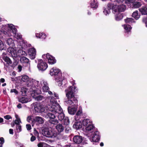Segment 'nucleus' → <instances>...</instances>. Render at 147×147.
Segmentation results:
<instances>
[{
	"instance_id": "7ed1b4c3",
	"label": "nucleus",
	"mask_w": 147,
	"mask_h": 147,
	"mask_svg": "<svg viewBox=\"0 0 147 147\" xmlns=\"http://www.w3.org/2000/svg\"><path fill=\"white\" fill-rule=\"evenodd\" d=\"M107 6L110 9H112L113 13L114 14L124 11L126 9L125 5L122 4L117 5L114 4L113 3H109L107 4Z\"/></svg>"
},
{
	"instance_id": "c03bdc74",
	"label": "nucleus",
	"mask_w": 147,
	"mask_h": 147,
	"mask_svg": "<svg viewBox=\"0 0 147 147\" xmlns=\"http://www.w3.org/2000/svg\"><path fill=\"white\" fill-rule=\"evenodd\" d=\"M34 82L35 84H37V85L38 87H39L40 88H41L42 87V84H41V83L39 84V81L36 80H34ZM40 83H41V82Z\"/></svg>"
},
{
	"instance_id": "680f3d73",
	"label": "nucleus",
	"mask_w": 147,
	"mask_h": 147,
	"mask_svg": "<svg viewBox=\"0 0 147 147\" xmlns=\"http://www.w3.org/2000/svg\"><path fill=\"white\" fill-rule=\"evenodd\" d=\"M9 132L10 134H13V129H9Z\"/></svg>"
},
{
	"instance_id": "473e14b6",
	"label": "nucleus",
	"mask_w": 147,
	"mask_h": 147,
	"mask_svg": "<svg viewBox=\"0 0 147 147\" xmlns=\"http://www.w3.org/2000/svg\"><path fill=\"white\" fill-rule=\"evenodd\" d=\"M107 7L108 6H107ZM111 9H110L108 7H107L106 8L104 9V10L103 11V13L106 15H109L110 13V10Z\"/></svg>"
},
{
	"instance_id": "0e129e2a",
	"label": "nucleus",
	"mask_w": 147,
	"mask_h": 147,
	"mask_svg": "<svg viewBox=\"0 0 147 147\" xmlns=\"http://www.w3.org/2000/svg\"><path fill=\"white\" fill-rule=\"evenodd\" d=\"M5 79L4 78H1V79L0 81L2 83H3L5 82Z\"/></svg>"
},
{
	"instance_id": "864d4df0",
	"label": "nucleus",
	"mask_w": 147,
	"mask_h": 147,
	"mask_svg": "<svg viewBox=\"0 0 147 147\" xmlns=\"http://www.w3.org/2000/svg\"><path fill=\"white\" fill-rule=\"evenodd\" d=\"M55 97V99H58L59 98V96L58 94L56 93H54Z\"/></svg>"
},
{
	"instance_id": "37998d69",
	"label": "nucleus",
	"mask_w": 147,
	"mask_h": 147,
	"mask_svg": "<svg viewBox=\"0 0 147 147\" xmlns=\"http://www.w3.org/2000/svg\"><path fill=\"white\" fill-rule=\"evenodd\" d=\"M21 123V122L20 119H16L15 121V123L17 125H20L19 123Z\"/></svg>"
},
{
	"instance_id": "c9c22d12",
	"label": "nucleus",
	"mask_w": 147,
	"mask_h": 147,
	"mask_svg": "<svg viewBox=\"0 0 147 147\" xmlns=\"http://www.w3.org/2000/svg\"><path fill=\"white\" fill-rule=\"evenodd\" d=\"M33 97L36 100H41L44 98L43 96L41 95H38L37 96H33Z\"/></svg>"
},
{
	"instance_id": "9b49d317",
	"label": "nucleus",
	"mask_w": 147,
	"mask_h": 147,
	"mask_svg": "<svg viewBox=\"0 0 147 147\" xmlns=\"http://www.w3.org/2000/svg\"><path fill=\"white\" fill-rule=\"evenodd\" d=\"M41 84L42 86V89L43 91L47 92L49 90L48 84L47 81L45 80H42L41 81Z\"/></svg>"
},
{
	"instance_id": "58836bf2",
	"label": "nucleus",
	"mask_w": 147,
	"mask_h": 147,
	"mask_svg": "<svg viewBox=\"0 0 147 147\" xmlns=\"http://www.w3.org/2000/svg\"><path fill=\"white\" fill-rule=\"evenodd\" d=\"M7 42L8 45H10L13 44V41L11 38H9L7 39Z\"/></svg>"
},
{
	"instance_id": "9d476101",
	"label": "nucleus",
	"mask_w": 147,
	"mask_h": 147,
	"mask_svg": "<svg viewBox=\"0 0 147 147\" xmlns=\"http://www.w3.org/2000/svg\"><path fill=\"white\" fill-rule=\"evenodd\" d=\"M36 52V49L33 48H30L28 50V53L31 59H33L35 58Z\"/></svg>"
},
{
	"instance_id": "bf43d9fd",
	"label": "nucleus",
	"mask_w": 147,
	"mask_h": 147,
	"mask_svg": "<svg viewBox=\"0 0 147 147\" xmlns=\"http://www.w3.org/2000/svg\"><path fill=\"white\" fill-rule=\"evenodd\" d=\"M18 71L19 72H20L22 69V66L20 65H19L18 66Z\"/></svg>"
},
{
	"instance_id": "4be33fe9",
	"label": "nucleus",
	"mask_w": 147,
	"mask_h": 147,
	"mask_svg": "<svg viewBox=\"0 0 147 147\" xmlns=\"http://www.w3.org/2000/svg\"><path fill=\"white\" fill-rule=\"evenodd\" d=\"M11 50V55L13 59L16 60L18 57L17 51L13 49H12Z\"/></svg>"
},
{
	"instance_id": "393cba45",
	"label": "nucleus",
	"mask_w": 147,
	"mask_h": 147,
	"mask_svg": "<svg viewBox=\"0 0 147 147\" xmlns=\"http://www.w3.org/2000/svg\"><path fill=\"white\" fill-rule=\"evenodd\" d=\"M133 7L134 8H138L141 5V4L140 2L135 1L132 3Z\"/></svg>"
},
{
	"instance_id": "a19ab883",
	"label": "nucleus",
	"mask_w": 147,
	"mask_h": 147,
	"mask_svg": "<svg viewBox=\"0 0 147 147\" xmlns=\"http://www.w3.org/2000/svg\"><path fill=\"white\" fill-rule=\"evenodd\" d=\"M32 117L33 116L32 115L28 116L27 117V121L28 122H30L32 121Z\"/></svg>"
},
{
	"instance_id": "7c9ffc66",
	"label": "nucleus",
	"mask_w": 147,
	"mask_h": 147,
	"mask_svg": "<svg viewBox=\"0 0 147 147\" xmlns=\"http://www.w3.org/2000/svg\"><path fill=\"white\" fill-rule=\"evenodd\" d=\"M93 2H91V4L92 7L96 8L97 7L98 5L97 3V0H93Z\"/></svg>"
},
{
	"instance_id": "1a4fd4ad",
	"label": "nucleus",
	"mask_w": 147,
	"mask_h": 147,
	"mask_svg": "<svg viewBox=\"0 0 147 147\" xmlns=\"http://www.w3.org/2000/svg\"><path fill=\"white\" fill-rule=\"evenodd\" d=\"M42 57L45 59H47L48 63L50 64H53L56 63V61L55 58L49 54H44L42 55Z\"/></svg>"
},
{
	"instance_id": "f704fd0d",
	"label": "nucleus",
	"mask_w": 147,
	"mask_h": 147,
	"mask_svg": "<svg viewBox=\"0 0 147 147\" xmlns=\"http://www.w3.org/2000/svg\"><path fill=\"white\" fill-rule=\"evenodd\" d=\"M125 21L127 23H130L135 22L134 20L132 18H127L125 19Z\"/></svg>"
},
{
	"instance_id": "4d7b16f0",
	"label": "nucleus",
	"mask_w": 147,
	"mask_h": 147,
	"mask_svg": "<svg viewBox=\"0 0 147 147\" xmlns=\"http://www.w3.org/2000/svg\"><path fill=\"white\" fill-rule=\"evenodd\" d=\"M0 141L1 142V143L2 144L4 142V138L3 137L1 138H0Z\"/></svg>"
},
{
	"instance_id": "cd10ccee",
	"label": "nucleus",
	"mask_w": 147,
	"mask_h": 147,
	"mask_svg": "<svg viewBox=\"0 0 147 147\" xmlns=\"http://www.w3.org/2000/svg\"><path fill=\"white\" fill-rule=\"evenodd\" d=\"M19 102L22 103H25L28 101V98L25 97H22L19 99Z\"/></svg>"
},
{
	"instance_id": "aec40b11",
	"label": "nucleus",
	"mask_w": 147,
	"mask_h": 147,
	"mask_svg": "<svg viewBox=\"0 0 147 147\" xmlns=\"http://www.w3.org/2000/svg\"><path fill=\"white\" fill-rule=\"evenodd\" d=\"M139 11L142 14H147V8L146 6H143L139 9Z\"/></svg>"
},
{
	"instance_id": "052dcab7",
	"label": "nucleus",
	"mask_w": 147,
	"mask_h": 147,
	"mask_svg": "<svg viewBox=\"0 0 147 147\" xmlns=\"http://www.w3.org/2000/svg\"><path fill=\"white\" fill-rule=\"evenodd\" d=\"M126 1L128 2L129 3L132 4L134 1H135V0H126Z\"/></svg>"
},
{
	"instance_id": "423d86ee",
	"label": "nucleus",
	"mask_w": 147,
	"mask_h": 147,
	"mask_svg": "<svg viewBox=\"0 0 147 147\" xmlns=\"http://www.w3.org/2000/svg\"><path fill=\"white\" fill-rule=\"evenodd\" d=\"M34 109L35 112L42 113L45 111V107L41 103H37L34 106Z\"/></svg>"
},
{
	"instance_id": "39448f33",
	"label": "nucleus",
	"mask_w": 147,
	"mask_h": 147,
	"mask_svg": "<svg viewBox=\"0 0 147 147\" xmlns=\"http://www.w3.org/2000/svg\"><path fill=\"white\" fill-rule=\"evenodd\" d=\"M42 133L43 136L47 137L54 138L56 136V134L53 131L49 130L47 128L42 129Z\"/></svg>"
},
{
	"instance_id": "6e6d98bb",
	"label": "nucleus",
	"mask_w": 147,
	"mask_h": 147,
	"mask_svg": "<svg viewBox=\"0 0 147 147\" xmlns=\"http://www.w3.org/2000/svg\"><path fill=\"white\" fill-rule=\"evenodd\" d=\"M43 143H41L40 142L39 143H38L37 144V146L38 147H43Z\"/></svg>"
},
{
	"instance_id": "72a5a7b5",
	"label": "nucleus",
	"mask_w": 147,
	"mask_h": 147,
	"mask_svg": "<svg viewBox=\"0 0 147 147\" xmlns=\"http://www.w3.org/2000/svg\"><path fill=\"white\" fill-rule=\"evenodd\" d=\"M63 120V123L64 125H67L69 123V120L67 117H65Z\"/></svg>"
},
{
	"instance_id": "774afa93",
	"label": "nucleus",
	"mask_w": 147,
	"mask_h": 147,
	"mask_svg": "<svg viewBox=\"0 0 147 147\" xmlns=\"http://www.w3.org/2000/svg\"><path fill=\"white\" fill-rule=\"evenodd\" d=\"M3 120L2 118H0V123H2L3 121Z\"/></svg>"
},
{
	"instance_id": "2f4dec72",
	"label": "nucleus",
	"mask_w": 147,
	"mask_h": 147,
	"mask_svg": "<svg viewBox=\"0 0 147 147\" xmlns=\"http://www.w3.org/2000/svg\"><path fill=\"white\" fill-rule=\"evenodd\" d=\"M21 80L23 82H27L29 80V78L27 76L25 75L22 76Z\"/></svg>"
},
{
	"instance_id": "8fccbe9b",
	"label": "nucleus",
	"mask_w": 147,
	"mask_h": 147,
	"mask_svg": "<svg viewBox=\"0 0 147 147\" xmlns=\"http://www.w3.org/2000/svg\"><path fill=\"white\" fill-rule=\"evenodd\" d=\"M10 92L11 93L14 92L16 94H17L18 93L17 91L15 89H11V90Z\"/></svg>"
},
{
	"instance_id": "49530a36",
	"label": "nucleus",
	"mask_w": 147,
	"mask_h": 147,
	"mask_svg": "<svg viewBox=\"0 0 147 147\" xmlns=\"http://www.w3.org/2000/svg\"><path fill=\"white\" fill-rule=\"evenodd\" d=\"M4 118L7 120H9L10 119H11V116L9 115H7L4 116Z\"/></svg>"
},
{
	"instance_id": "a18cd8bd",
	"label": "nucleus",
	"mask_w": 147,
	"mask_h": 147,
	"mask_svg": "<svg viewBox=\"0 0 147 147\" xmlns=\"http://www.w3.org/2000/svg\"><path fill=\"white\" fill-rule=\"evenodd\" d=\"M41 35L40 37V38L45 39L46 38V36L45 34L43 33H41Z\"/></svg>"
},
{
	"instance_id": "f03ea898",
	"label": "nucleus",
	"mask_w": 147,
	"mask_h": 147,
	"mask_svg": "<svg viewBox=\"0 0 147 147\" xmlns=\"http://www.w3.org/2000/svg\"><path fill=\"white\" fill-rule=\"evenodd\" d=\"M2 28V32L6 36H13L17 39H21L22 38L21 35L16 33L17 29L12 24L3 25Z\"/></svg>"
},
{
	"instance_id": "ddd939ff",
	"label": "nucleus",
	"mask_w": 147,
	"mask_h": 147,
	"mask_svg": "<svg viewBox=\"0 0 147 147\" xmlns=\"http://www.w3.org/2000/svg\"><path fill=\"white\" fill-rule=\"evenodd\" d=\"M77 107L76 105L74 107H69L68 108V112L69 114L71 115H74L76 112Z\"/></svg>"
},
{
	"instance_id": "c85d7f7f",
	"label": "nucleus",
	"mask_w": 147,
	"mask_h": 147,
	"mask_svg": "<svg viewBox=\"0 0 147 147\" xmlns=\"http://www.w3.org/2000/svg\"><path fill=\"white\" fill-rule=\"evenodd\" d=\"M68 100L66 101V103L69 105H76V103L72 99H68Z\"/></svg>"
},
{
	"instance_id": "603ef678",
	"label": "nucleus",
	"mask_w": 147,
	"mask_h": 147,
	"mask_svg": "<svg viewBox=\"0 0 147 147\" xmlns=\"http://www.w3.org/2000/svg\"><path fill=\"white\" fill-rule=\"evenodd\" d=\"M36 139V137L33 136H32L30 138V141L31 142H33Z\"/></svg>"
},
{
	"instance_id": "4c0bfd02",
	"label": "nucleus",
	"mask_w": 147,
	"mask_h": 147,
	"mask_svg": "<svg viewBox=\"0 0 147 147\" xmlns=\"http://www.w3.org/2000/svg\"><path fill=\"white\" fill-rule=\"evenodd\" d=\"M18 55H24L26 54L25 52L22 50H19L18 51Z\"/></svg>"
},
{
	"instance_id": "69168bd1",
	"label": "nucleus",
	"mask_w": 147,
	"mask_h": 147,
	"mask_svg": "<svg viewBox=\"0 0 147 147\" xmlns=\"http://www.w3.org/2000/svg\"><path fill=\"white\" fill-rule=\"evenodd\" d=\"M17 107L18 108L20 109L22 108L21 105L20 104H19L17 106Z\"/></svg>"
},
{
	"instance_id": "c756f323",
	"label": "nucleus",
	"mask_w": 147,
	"mask_h": 147,
	"mask_svg": "<svg viewBox=\"0 0 147 147\" xmlns=\"http://www.w3.org/2000/svg\"><path fill=\"white\" fill-rule=\"evenodd\" d=\"M4 60L8 64H11L12 63V61L10 59L7 57H4L3 58Z\"/></svg>"
},
{
	"instance_id": "bb28decb",
	"label": "nucleus",
	"mask_w": 147,
	"mask_h": 147,
	"mask_svg": "<svg viewBox=\"0 0 147 147\" xmlns=\"http://www.w3.org/2000/svg\"><path fill=\"white\" fill-rule=\"evenodd\" d=\"M123 27L126 32H129L130 31L132 27L129 25H123Z\"/></svg>"
},
{
	"instance_id": "b1692460",
	"label": "nucleus",
	"mask_w": 147,
	"mask_h": 147,
	"mask_svg": "<svg viewBox=\"0 0 147 147\" xmlns=\"http://www.w3.org/2000/svg\"><path fill=\"white\" fill-rule=\"evenodd\" d=\"M20 61L21 63H29V59L25 57H21Z\"/></svg>"
},
{
	"instance_id": "338daca9",
	"label": "nucleus",
	"mask_w": 147,
	"mask_h": 147,
	"mask_svg": "<svg viewBox=\"0 0 147 147\" xmlns=\"http://www.w3.org/2000/svg\"><path fill=\"white\" fill-rule=\"evenodd\" d=\"M15 117L16 118V119H20L19 117L17 115H15Z\"/></svg>"
},
{
	"instance_id": "3c124183",
	"label": "nucleus",
	"mask_w": 147,
	"mask_h": 147,
	"mask_svg": "<svg viewBox=\"0 0 147 147\" xmlns=\"http://www.w3.org/2000/svg\"><path fill=\"white\" fill-rule=\"evenodd\" d=\"M3 43L2 41L0 40V49H3Z\"/></svg>"
},
{
	"instance_id": "e2e57ef3",
	"label": "nucleus",
	"mask_w": 147,
	"mask_h": 147,
	"mask_svg": "<svg viewBox=\"0 0 147 147\" xmlns=\"http://www.w3.org/2000/svg\"><path fill=\"white\" fill-rule=\"evenodd\" d=\"M124 0H115V1L118 3L123 2Z\"/></svg>"
},
{
	"instance_id": "6e6552de",
	"label": "nucleus",
	"mask_w": 147,
	"mask_h": 147,
	"mask_svg": "<svg viewBox=\"0 0 147 147\" xmlns=\"http://www.w3.org/2000/svg\"><path fill=\"white\" fill-rule=\"evenodd\" d=\"M100 139V136L99 132L96 131L93 133L90 137V140L91 142H98Z\"/></svg>"
},
{
	"instance_id": "2eb2a0df",
	"label": "nucleus",
	"mask_w": 147,
	"mask_h": 147,
	"mask_svg": "<svg viewBox=\"0 0 147 147\" xmlns=\"http://www.w3.org/2000/svg\"><path fill=\"white\" fill-rule=\"evenodd\" d=\"M60 71V70L56 67H53L51 69L50 71V74L51 75H57Z\"/></svg>"
},
{
	"instance_id": "a211bd4d",
	"label": "nucleus",
	"mask_w": 147,
	"mask_h": 147,
	"mask_svg": "<svg viewBox=\"0 0 147 147\" xmlns=\"http://www.w3.org/2000/svg\"><path fill=\"white\" fill-rule=\"evenodd\" d=\"M51 111V112L47 113L46 117L47 118L49 117L50 119H54L56 117V114L54 113L55 111Z\"/></svg>"
},
{
	"instance_id": "6ab92c4d",
	"label": "nucleus",
	"mask_w": 147,
	"mask_h": 147,
	"mask_svg": "<svg viewBox=\"0 0 147 147\" xmlns=\"http://www.w3.org/2000/svg\"><path fill=\"white\" fill-rule=\"evenodd\" d=\"M82 127V124L80 122H76L73 125V128L76 129L81 128Z\"/></svg>"
},
{
	"instance_id": "5701e85b",
	"label": "nucleus",
	"mask_w": 147,
	"mask_h": 147,
	"mask_svg": "<svg viewBox=\"0 0 147 147\" xmlns=\"http://www.w3.org/2000/svg\"><path fill=\"white\" fill-rule=\"evenodd\" d=\"M116 14L115 16V19L116 21H119L122 19L123 18V15L120 13H118L116 14Z\"/></svg>"
},
{
	"instance_id": "412c9836",
	"label": "nucleus",
	"mask_w": 147,
	"mask_h": 147,
	"mask_svg": "<svg viewBox=\"0 0 147 147\" xmlns=\"http://www.w3.org/2000/svg\"><path fill=\"white\" fill-rule=\"evenodd\" d=\"M82 123L83 125L86 127V126L92 123L89 119H86L83 120L82 121Z\"/></svg>"
},
{
	"instance_id": "0eeeda50",
	"label": "nucleus",
	"mask_w": 147,
	"mask_h": 147,
	"mask_svg": "<svg viewBox=\"0 0 147 147\" xmlns=\"http://www.w3.org/2000/svg\"><path fill=\"white\" fill-rule=\"evenodd\" d=\"M37 68L40 70L44 71L48 67L47 64L42 59L38 61Z\"/></svg>"
},
{
	"instance_id": "f3484780",
	"label": "nucleus",
	"mask_w": 147,
	"mask_h": 147,
	"mask_svg": "<svg viewBox=\"0 0 147 147\" xmlns=\"http://www.w3.org/2000/svg\"><path fill=\"white\" fill-rule=\"evenodd\" d=\"M56 128L59 133H61L64 130V127L62 124H59L56 126Z\"/></svg>"
},
{
	"instance_id": "a878e982",
	"label": "nucleus",
	"mask_w": 147,
	"mask_h": 147,
	"mask_svg": "<svg viewBox=\"0 0 147 147\" xmlns=\"http://www.w3.org/2000/svg\"><path fill=\"white\" fill-rule=\"evenodd\" d=\"M132 17L136 20L140 18V16L138 15V11H134L132 14Z\"/></svg>"
},
{
	"instance_id": "e433bc0d",
	"label": "nucleus",
	"mask_w": 147,
	"mask_h": 147,
	"mask_svg": "<svg viewBox=\"0 0 147 147\" xmlns=\"http://www.w3.org/2000/svg\"><path fill=\"white\" fill-rule=\"evenodd\" d=\"M57 138L59 139H64L66 138V136L61 134H59L57 135Z\"/></svg>"
},
{
	"instance_id": "5fc2aeb1",
	"label": "nucleus",
	"mask_w": 147,
	"mask_h": 147,
	"mask_svg": "<svg viewBox=\"0 0 147 147\" xmlns=\"http://www.w3.org/2000/svg\"><path fill=\"white\" fill-rule=\"evenodd\" d=\"M41 33H36V37L38 38H40Z\"/></svg>"
},
{
	"instance_id": "ea45409f",
	"label": "nucleus",
	"mask_w": 147,
	"mask_h": 147,
	"mask_svg": "<svg viewBox=\"0 0 147 147\" xmlns=\"http://www.w3.org/2000/svg\"><path fill=\"white\" fill-rule=\"evenodd\" d=\"M16 129L18 132H20L22 131L21 126L20 125H17L16 126Z\"/></svg>"
},
{
	"instance_id": "09e8293b",
	"label": "nucleus",
	"mask_w": 147,
	"mask_h": 147,
	"mask_svg": "<svg viewBox=\"0 0 147 147\" xmlns=\"http://www.w3.org/2000/svg\"><path fill=\"white\" fill-rule=\"evenodd\" d=\"M143 22L146 24V26L147 27V24L146 23V22H147V18H143Z\"/></svg>"
},
{
	"instance_id": "de8ad7c7",
	"label": "nucleus",
	"mask_w": 147,
	"mask_h": 147,
	"mask_svg": "<svg viewBox=\"0 0 147 147\" xmlns=\"http://www.w3.org/2000/svg\"><path fill=\"white\" fill-rule=\"evenodd\" d=\"M26 127L28 130H29L31 129V126L30 124H27L26 125Z\"/></svg>"
},
{
	"instance_id": "13d9d810",
	"label": "nucleus",
	"mask_w": 147,
	"mask_h": 147,
	"mask_svg": "<svg viewBox=\"0 0 147 147\" xmlns=\"http://www.w3.org/2000/svg\"><path fill=\"white\" fill-rule=\"evenodd\" d=\"M82 113V111L81 110H79L76 113V115H79Z\"/></svg>"
},
{
	"instance_id": "dca6fc26",
	"label": "nucleus",
	"mask_w": 147,
	"mask_h": 147,
	"mask_svg": "<svg viewBox=\"0 0 147 147\" xmlns=\"http://www.w3.org/2000/svg\"><path fill=\"white\" fill-rule=\"evenodd\" d=\"M34 121L39 124H42L44 123L43 119L40 117L36 116L34 119Z\"/></svg>"
},
{
	"instance_id": "20e7f679",
	"label": "nucleus",
	"mask_w": 147,
	"mask_h": 147,
	"mask_svg": "<svg viewBox=\"0 0 147 147\" xmlns=\"http://www.w3.org/2000/svg\"><path fill=\"white\" fill-rule=\"evenodd\" d=\"M75 88L73 86H70L65 90L66 97L68 99H72L76 103L78 102L74 94Z\"/></svg>"
},
{
	"instance_id": "f8f14e48",
	"label": "nucleus",
	"mask_w": 147,
	"mask_h": 147,
	"mask_svg": "<svg viewBox=\"0 0 147 147\" xmlns=\"http://www.w3.org/2000/svg\"><path fill=\"white\" fill-rule=\"evenodd\" d=\"M73 139L74 142L78 144L81 143L83 140L82 137L79 136H74Z\"/></svg>"
},
{
	"instance_id": "79ce46f5",
	"label": "nucleus",
	"mask_w": 147,
	"mask_h": 147,
	"mask_svg": "<svg viewBox=\"0 0 147 147\" xmlns=\"http://www.w3.org/2000/svg\"><path fill=\"white\" fill-rule=\"evenodd\" d=\"M50 122L53 124H56L59 123L58 121L57 120L51 121H50Z\"/></svg>"
},
{
	"instance_id": "4468645a",
	"label": "nucleus",
	"mask_w": 147,
	"mask_h": 147,
	"mask_svg": "<svg viewBox=\"0 0 147 147\" xmlns=\"http://www.w3.org/2000/svg\"><path fill=\"white\" fill-rule=\"evenodd\" d=\"M94 127L92 123L90 124L88 126H86L85 128L86 131L87 132H89L90 133H92L94 131Z\"/></svg>"
},
{
	"instance_id": "f257e3e1",
	"label": "nucleus",
	"mask_w": 147,
	"mask_h": 147,
	"mask_svg": "<svg viewBox=\"0 0 147 147\" xmlns=\"http://www.w3.org/2000/svg\"><path fill=\"white\" fill-rule=\"evenodd\" d=\"M47 107L49 111H55L56 117H57L59 121H62L65 118V115L62 112V109L56 101L55 98L52 96L50 97V103Z\"/></svg>"
}]
</instances>
